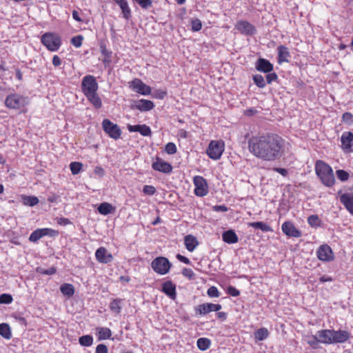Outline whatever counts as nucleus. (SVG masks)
Wrapping results in <instances>:
<instances>
[{
    "mask_svg": "<svg viewBox=\"0 0 353 353\" xmlns=\"http://www.w3.org/2000/svg\"><path fill=\"white\" fill-rule=\"evenodd\" d=\"M28 104V98L17 93L8 95L5 100L6 106L10 109L19 110L26 107Z\"/></svg>",
    "mask_w": 353,
    "mask_h": 353,
    "instance_id": "423d86ee",
    "label": "nucleus"
},
{
    "mask_svg": "<svg viewBox=\"0 0 353 353\" xmlns=\"http://www.w3.org/2000/svg\"><path fill=\"white\" fill-rule=\"evenodd\" d=\"M115 211V207L111 203L103 202L101 203L98 207V212L103 215H108L113 213Z\"/></svg>",
    "mask_w": 353,
    "mask_h": 353,
    "instance_id": "cd10ccee",
    "label": "nucleus"
},
{
    "mask_svg": "<svg viewBox=\"0 0 353 353\" xmlns=\"http://www.w3.org/2000/svg\"><path fill=\"white\" fill-rule=\"evenodd\" d=\"M207 307L208 308L209 312H219L222 306L221 304H215L212 303H206Z\"/></svg>",
    "mask_w": 353,
    "mask_h": 353,
    "instance_id": "864d4df0",
    "label": "nucleus"
},
{
    "mask_svg": "<svg viewBox=\"0 0 353 353\" xmlns=\"http://www.w3.org/2000/svg\"><path fill=\"white\" fill-rule=\"evenodd\" d=\"M171 266V263L164 256H158L151 263L152 270L161 275L166 274L170 271Z\"/></svg>",
    "mask_w": 353,
    "mask_h": 353,
    "instance_id": "0eeeda50",
    "label": "nucleus"
},
{
    "mask_svg": "<svg viewBox=\"0 0 353 353\" xmlns=\"http://www.w3.org/2000/svg\"><path fill=\"white\" fill-rule=\"evenodd\" d=\"M83 37L81 35L74 37L71 39V43L76 48H79L82 45Z\"/></svg>",
    "mask_w": 353,
    "mask_h": 353,
    "instance_id": "8fccbe9b",
    "label": "nucleus"
},
{
    "mask_svg": "<svg viewBox=\"0 0 353 353\" xmlns=\"http://www.w3.org/2000/svg\"><path fill=\"white\" fill-rule=\"evenodd\" d=\"M184 244L185 248L189 252H193L199 245V241L193 235L188 234L184 238Z\"/></svg>",
    "mask_w": 353,
    "mask_h": 353,
    "instance_id": "5701e85b",
    "label": "nucleus"
},
{
    "mask_svg": "<svg viewBox=\"0 0 353 353\" xmlns=\"http://www.w3.org/2000/svg\"><path fill=\"white\" fill-rule=\"evenodd\" d=\"M37 272L41 274H45V275H52L54 274L57 272V269L54 267H51L48 269H43L42 268H37Z\"/></svg>",
    "mask_w": 353,
    "mask_h": 353,
    "instance_id": "49530a36",
    "label": "nucleus"
},
{
    "mask_svg": "<svg viewBox=\"0 0 353 353\" xmlns=\"http://www.w3.org/2000/svg\"><path fill=\"white\" fill-rule=\"evenodd\" d=\"M207 294L210 297L217 298L220 296V292L215 286H211L208 289Z\"/></svg>",
    "mask_w": 353,
    "mask_h": 353,
    "instance_id": "09e8293b",
    "label": "nucleus"
},
{
    "mask_svg": "<svg viewBox=\"0 0 353 353\" xmlns=\"http://www.w3.org/2000/svg\"><path fill=\"white\" fill-rule=\"evenodd\" d=\"M256 68L261 72H270L273 70V65L268 60L261 58L256 62Z\"/></svg>",
    "mask_w": 353,
    "mask_h": 353,
    "instance_id": "4be33fe9",
    "label": "nucleus"
},
{
    "mask_svg": "<svg viewBox=\"0 0 353 353\" xmlns=\"http://www.w3.org/2000/svg\"><path fill=\"white\" fill-rule=\"evenodd\" d=\"M277 79V75L276 73H269L266 75V80L268 83H271L272 81Z\"/></svg>",
    "mask_w": 353,
    "mask_h": 353,
    "instance_id": "0e129e2a",
    "label": "nucleus"
},
{
    "mask_svg": "<svg viewBox=\"0 0 353 353\" xmlns=\"http://www.w3.org/2000/svg\"><path fill=\"white\" fill-rule=\"evenodd\" d=\"M320 343L318 336H312L311 340L307 341V343L312 347H316Z\"/></svg>",
    "mask_w": 353,
    "mask_h": 353,
    "instance_id": "680f3d73",
    "label": "nucleus"
},
{
    "mask_svg": "<svg viewBox=\"0 0 353 353\" xmlns=\"http://www.w3.org/2000/svg\"><path fill=\"white\" fill-rule=\"evenodd\" d=\"M194 311L197 315H206L210 313L206 303L198 305L194 307Z\"/></svg>",
    "mask_w": 353,
    "mask_h": 353,
    "instance_id": "a19ab883",
    "label": "nucleus"
},
{
    "mask_svg": "<svg viewBox=\"0 0 353 353\" xmlns=\"http://www.w3.org/2000/svg\"><path fill=\"white\" fill-rule=\"evenodd\" d=\"M81 88L88 101L92 103L95 108H101L102 101L97 93L99 85L95 77L92 75L85 76L82 79Z\"/></svg>",
    "mask_w": 353,
    "mask_h": 353,
    "instance_id": "f03ea898",
    "label": "nucleus"
},
{
    "mask_svg": "<svg viewBox=\"0 0 353 353\" xmlns=\"http://www.w3.org/2000/svg\"><path fill=\"white\" fill-rule=\"evenodd\" d=\"M95 257L99 263L105 264L110 263L113 260L112 254L108 252L104 247H100L96 250Z\"/></svg>",
    "mask_w": 353,
    "mask_h": 353,
    "instance_id": "2eb2a0df",
    "label": "nucleus"
},
{
    "mask_svg": "<svg viewBox=\"0 0 353 353\" xmlns=\"http://www.w3.org/2000/svg\"><path fill=\"white\" fill-rule=\"evenodd\" d=\"M317 336L319 338V341L324 344H333V330H321L318 331Z\"/></svg>",
    "mask_w": 353,
    "mask_h": 353,
    "instance_id": "f3484780",
    "label": "nucleus"
},
{
    "mask_svg": "<svg viewBox=\"0 0 353 353\" xmlns=\"http://www.w3.org/2000/svg\"><path fill=\"white\" fill-rule=\"evenodd\" d=\"M83 168V164L80 162H72L70 164V169L72 174L75 175L80 172Z\"/></svg>",
    "mask_w": 353,
    "mask_h": 353,
    "instance_id": "37998d69",
    "label": "nucleus"
},
{
    "mask_svg": "<svg viewBox=\"0 0 353 353\" xmlns=\"http://www.w3.org/2000/svg\"><path fill=\"white\" fill-rule=\"evenodd\" d=\"M342 120L347 123H353V115L350 112H345L342 116Z\"/></svg>",
    "mask_w": 353,
    "mask_h": 353,
    "instance_id": "13d9d810",
    "label": "nucleus"
},
{
    "mask_svg": "<svg viewBox=\"0 0 353 353\" xmlns=\"http://www.w3.org/2000/svg\"><path fill=\"white\" fill-rule=\"evenodd\" d=\"M317 258L324 262L332 261L334 254L332 248L327 244L321 245L316 251Z\"/></svg>",
    "mask_w": 353,
    "mask_h": 353,
    "instance_id": "9d476101",
    "label": "nucleus"
},
{
    "mask_svg": "<svg viewBox=\"0 0 353 353\" xmlns=\"http://www.w3.org/2000/svg\"><path fill=\"white\" fill-rule=\"evenodd\" d=\"M154 107V103L147 99H140L134 103V108L142 112L151 110Z\"/></svg>",
    "mask_w": 353,
    "mask_h": 353,
    "instance_id": "412c9836",
    "label": "nucleus"
},
{
    "mask_svg": "<svg viewBox=\"0 0 353 353\" xmlns=\"http://www.w3.org/2000/svg\"><path fill=\"white\" fill-rule=\"evenodd\" d=\"M128 130L130 132H151L150 128L146 125H128Z\"/></svg>",
    "mask_w": 353,
    "mask_h": 353,
    "instance_id": "473e14b6",
    "label": "nucleus"
},
{
    "mask_svg": "<svg viewBox=\"0 0 353 353\" xmlns=\"http://www.w3.org/2000/svg\"><path fill=\"white\" fill-rule=\"evenodd\" d=\"M316 175L322 183L327 187H332L335 183V177L330 165L323 161L318 160L315 164Z\"/></svg>",
    "mask_w": 353,
    "mask_h": 353,
    "instance_id": "7ed1b4c3",
    "label": "nucleus"
},
{
    "mask_svg": "<svg viewBox=\"0 0 353 353\" xmlns=\"http://www.w3.org/2000/svg\"><path fill=\"white\" fill-rule=\"evenodd\" d=\"M96 330L99 341L110 339L112 336V331L108 327H98Z\"/></svg>",
    "mask_w": 353,
    "mask_h": 353,
    "instance_id": "bb28decb",
    "label": "nucleus"
},
{
    "mask_svg": "<svg viewBox=\"0 0 353 353\" xmlns=\"http://www.w3.org/2000/svg\"><path fill=\"white\" fill-rule=\"evenodd\" d=\"M138 3L143 8H147L152 5L151 0H138Z\"/></svg>",
    "mask_w": 353,
    "mask_h": 353,
    "instance_id": "e2e57ef3",
    "label": "nucleus"
},
{
    "mask_svg": "<svg viewBox=\"0 0 353 353\" xmlns=\"http://www.w3.org/2000/svg\"><path fill=\"white\" fill-rule=\"evenodd\" d=\"M222 239L224 242L229 244L236 243L239 241L237 235L232 230L224 232L222 234Z\"/></svg>",
    "mask_w": 353,
    "mask_h": 353,
    "instance_id": "b1692460",
    "label": "nucleus"
},
{
    "mask_svg": "<svg viewBox=\"0 0 353 353\" xmlns=\"http://www.w3.org/2000/svg\"><path fill=\"white\" fill-rule=\"evenodd\" d=\"M202 28L201 20L196 19L191 21V29L194 32L199 31Z\"/></svg>",
    "mask_w": 353,
    "mask_h": 353,
    "instance_id": "de8ad7c7",
    "label": "nucleus"
},
{
    "mask_svg": "<svg viewBox=\"0 0 353 353\" xmlns=\"http://www.w3.org/2000/svg\"><path fill=\"white\" fill-rule=\"evenodd\" d=\"M248 225L256 229H260L263 232H272V228L263 221L249 223Z\"/></svg>",
    "mask_w": 353,
    "mask_h": 353,
    "instance_id": "7c9ffc66",
    "label": "nucleus"
},
{
    "mask_svg": "<svg viewBox=\"0 0 353 353\" xmlns=\"http://www.w3.org/2000/svg\"><path fill=\"white\" fill-rule=\"evenodd\" d=\"M122 10L123 17L128 19L130 16V9L126 0H114Z\"/></svg>",
    "mask_w": 353,
    "mask_h": 353,
    "instance_id": "c756f323",
    "label": "nucleus"
},
{
    "mask_svg": "<svg viewBox=\"0 0 353 353\" xmlns=\"http://www.w3.org/2000/svg\"><path fill=\"white\" fill-rule=\"evenodd\" d=\"M198 348L201 351L208 350L211 345V341L208 338H199L196 341Z\"/></svg>",
    "mask_w": 353,
    "mask_h": 353,
    "instance_id": "e433bc0d",
    "label": "nucleus"
},
{
    "mask_svg": "<svg viewBox=\"0 0 353 353\" xmlns=\"http://www.w3.org/2000/svg\"><path fill=\"white\" fill-rule=\"evenodd\" d=\"M152 168L154 170L159 171L164 174L171 173L173 170L172 165L170 163L165 161L159 157H156L154 161L152 162Z\"/></svg>",
    "mask_w": 353,
    "mask_h": 353,
    "instance_id": "9b49d317",
    "label": "nucleus"
},
{
    "mask_svg": "<svg viewBox=\"0 0 353 353\" xmlns=\"http://www.w3.org/2000/svg\"><path fill=\"white\" fill-rule=\"evenodd\" d=\"M334 343H343L350 338V333L345 330H333Z\"/></svg>",
    "mask_w": 353,
    "mask_h": 353,
    "instance_id": "6ab92c4d",
    "label": "nucleus"
},
{
    "mask_svg": "<svg viewBox=\"0 0 353 353\" xmlns=\"http://www.w3.org/2000/svg\"><path fill=\"white\" fill-rule=\"evenodd\" d=\"M269 336V332L267 328L261 327L254 332V338L256 341H263Z\"/></svg>",
    "mask_w": 353,
    "mask_h": 353,
    "instance_id": "72a5a7b5",
    "label": "nucleus"
},
{
    "mask_svg": "<svg viewBox=\"0 0 353 353\" xmlns=\"http://www.w3.org/2000/svg\"><path fill=\"white\" fill-rule=\"evenodd\" d=\"M281 229L283 232L290 237L299 238L302 235L301 232L291 221H285L281 225Z\"/></svg>",
    "mask_w": 353,
    "mask_h": 353,
    "instance_id": "ddd939ff",
    "label": "nucleus"
},
{
    "mask_svg": "<svg viewBox=\"0 0 353 353\" xmlns=\"http://www.w3.org/2000/svg\"><path fill=\"white\" fill-rule=\"evenodd\" d=\"M162 292L170 299L175 300L176 298V285L171 281H167L162 284Z\"/></svg>",
    "mask_w": 353,
    "mask_h": 353,
    "instance_id": "a211bd4d",
    "label": "nucleus"
},
{
    "mask_svg": "<svg viewBox=\"0 0 353 353\" xmlns=\"http://www.w3.org/2000/svg\"><path fill=\"white\" fill-rule=\"evenodd\" d=\"M182 274L183 276H184L185 277L189 279H192L194 278V273L193 272V270L190 268H185L182 270Z\"/></svg>",
    "mask_w": 353,
    "mask_h": 353,
    "instance_id": "5fc2aeb1",
    "label": "nucleus"
},
{
    "mask_svg": "<svg viewBox=\"0 0 353 353\" xmlns=\"http://www.w3.org/2000/svg\"><path fill=\"white\" fill-rule=\"evenodd\" d=\"M278 50V62L281 63L283 62H288V57H290V52L288 48L284 46H279L277 48Z\"/></svg>",
    "mask_w": 353,
    "mask_h": 353,
    "instance_id": "393cba45",
    "label": "nucleus"
},
{
    "mask_svg": "<svg viewBox=\"0 0 353 353\" xmlns=\"http://www.w3.org/2000/svg\"><path fill=\"white\" fill-rule=\"evenodd\" d=\"M176 259L180 261L181 262L185 263V264H190V261L188 258L180 254H178L176 255Z\"/></svg>",
    "mask_w": 353,
    "mask_h": 353,
    "instance_id": "338daca9",
    "label": "nucleus"
},
{
    "mask_svg": "<svg viewBox=\"0 0 353 353\" xmlns=\"http://www.w3.org/2000/svg\"><path fill=\"white\" fill-rule=\"evenodd\" d=\"M235 28L242 34L252 36L256 33V28L247 21L240 20L235 24Z\"/></svg>",
    "mask_w": 353,
    "mask_h": 353,
    "instance_id": "f8f14e48",
    "label": "nucleus"
},
{
    "mask_svg": "<svg viewBox=\"0 0 353 353\" xmlns=\"http://www.w3.org/2000/svg\"><path fill=\"white\" fill-rule=\"evenodd\" d=\"M224 148L225 143L223 141H211L207 149V154L212 159H219L224 151Z\"/></svg>",
    "mask_w": 353,
    "mask_h": 353,
    "instance_id": "6e6552de",
    "label": "nucleus"
},
{
    "mask_svg": "<svg viewBox=\"0 0 353 353\" xmlns=\"http://www.w3.org/2000/svg\"><path fill=\"white\" fill-rule=\"evenodd\" d=\"M12 301V297L8 294H2L0 296V303L9 304Z\"/></svg>",
    "mask_w": 353,
    "mask_h": 353,
    "instance_id": "6e6d98bb",
    "label": "nucleus"
},
{
    "mask_svg": "<svg viewBox=\"0 0 353 353\" xmlns=\"http://www.w3.org/2000/svg\"><path fill=\"white\" fill-rule=\"evenodd\" d=\"M102 125L105 132H121L119 127L108 119L103 121Z\"/></svg>",
    "mask_w": 353,
    "mask_h": 353,
    "instance_id": "a878e982",
    "label": "nucleus"
},
{
    "mask_svg": "<svg viewBox=\"0 0 353 353\" xmlns=\"http://www.w3.org/2000/svg\"><path fill=\"white\" fill-rule=\"evenodd\" d=\"M43 237L45 236H48L50 237H57L59 235V230H54L52 228H41Z\"/></svg>",
    "mask_w": 353,
    "mask_h": 353,
    "instance_id": "79ce46f5",
    "label": "nucleus"
},
{
    "mask_svg": "<svg viewBox=\"0 0 353 353\" xmlns=\"http://www.w3.org/2000/svg\"><path fill=\"white\" fill-rule=\"evenodd\" d=\"M23 203L28 206H34L39 203V199L35 196H22Z\"/></svg>",
    "mask_w": 353,
    "mask_h": 353,
    "instance_id": "c9c22d12",
    "label": "nucleus"
},
{
    "mask_svg": "<svg viewBox=\"0 0 353 353\" xmlns=\"http://www.w3.org/2000/svg\"><path fill=\"white\" fill-rule=\"evenodd\" d=\"M307 223L313 228L321 226V221L316 214H312L307 217Z\"/></svg>",
    "mask_w": 353,
    "mask_h": 353,
    "instance_id": "58836bf2",
    "label": "nucleus"
},
{
    "mask_svg": "<svg viewBox=\"0 0 353 353\" xmlns=\"http://www.w3.org/2000/svg\"><path fill=\"white\" fill-rule=\"evenodd\" d=\"M265 135L257 134H246L245 141L249 152L255 157L261 159Z\"/></svg>",
    "mask_w": 353,
    "mask_h": 353,
    "instance_id": "20e7f679",
    "label": "nucleus"
},
{
    "mask_svg": "<svg viewBox=\"0 0 353 353\" xmlns=\"http://www.w3.org/2000/svg\"><path fill=\"white\" fill-rule=\"evenodd\" d=\"M213 210L215 212H227L228 208L225 205H214Z\"/></svg>",
    "mask_w": 353,
    "mask_h": 353,
    "instance_id": "69168bd1",
    "label": "nucleus"
},
{
    "mask_svg": "<svg viewBox=\"0 0 353 353\" xmlns=\"http://www.w3.org/2000/svg\"><path fill=\"white\" fill-rule=\"evenodd\" d=\"M0 335L6 339H11L12 333L8 324L4 323L0 324Z\"/></svg>",
    "mask_w": 353,
    "mask_h": 353,
    "instance_id": "f704fd0d",
    "label": "nucleus"
},
{
    "mask_svg": "<svg viewBox=\"0 0 353 353\" xmlns=\"http://www.w3.org/2000/svg\"><path fill=\"white\" fill-rule=\"evenodd\" d=\"M42 237L43 234L41 228L37 229L30 234L29 236V241L33 243H36Z\"/></svg>",
    "mask_w": 353,
    "mask_h": 353,
    "instance_id": "ea45409f",
    "label": "nucleus"
},
{
    "mask_svg": "<svg viewBox=\"0 0 353 353\" xmlns=\"http://www.w3.org/2000/svg\"><path fill=\"white\" fill-rule=\"evenodd\" d=\"M341 141V148L345 152H353V134H343Z\"/></svg>",
    "mask_w": 353,
    "mask_h": 353,
    "instance_id": "dca6fc26",
    "label": "nucleus"
},
{
    "mask_svg": "<svg viewBox=\"0 0 353 353\" xmlns=\"http://www.w3.org/2000/svg\"><path fill=\"white\" fill-rule=\"evenodd\" d=\"M130 88L142 95H149L151 93V88L139 79H134L130 82Z\"/></svg>",
    "mask_w": 353,
    "mask_h": 353,
    "instance_id": "4468645a",
    "label": "nucleus"
},
{
    "mask_svg": "<svg viewBox=\"0 0 353 353\" xmlns=\"http://www.w3.org/2000/svg\"><path fill=\"white\" fill-rule=\"evenodd\" d=\"M122 299H114L110 303L109 307L112 312L116 314H119L121 311Z\"/></svg>",
    "mask_w": 353,
    "mask_h": 353,
    "instance_id": "c85d7f7f",
    "label": "nucleus"
},
{
    "mask_svg": "<svg viewBox=\"0 0 353 353\" xmlns=\"http://www.w3.org/2000/svg\"><path fill=\"white\" fill-rule=\"evenodd\" d=\"M193 184L194 185V194L199 197H203L208 194V185L206 179L201 176H195L193 178Z\"/></svg>",
    "mask_w": 353,
    "mask_h": 353,
    "instance_id": "1a4fd4ad",
    "label": "nucleus"
},
{
    "mask_svg": "<svg viewBox=\"0 0 353 353\" xmlns=\"http://www.w3.org/2000/svg\"><path fill=\"white\" fill-rule=\"evenodd\" d=\"M340 201L348 212L353 215V195L349 193H343L340 196Z\"/></svg>",
    "mask_w": 353,
    "mask_h": 353,
    "instance_id": "aec40b11",
    "label": "nucleus"
},
{
    "mask_svg": "<svg viewBox=\"0 0 353 353\" xmlns=\"http://www.w3.org/2000/svg\"><path fill=\"white\" fill-rule=\"evenodd\" d=\"M273 170L279 173L280 174H281L283 176H287L288 173V170L285 168H274Z\"/></svg>",
    "mask_w": 353,
    "mask_h": 353,
    "instance_id": "774afa93",
    "label": "nucleus"
},
{
    "mask_svg": "<svg viewBox=\"0 0 353 353\" xmlns=\"http://www.w3.org/2000/svg\"><path fill=\"white\" fill-rule=\"evenodd\" d=\"M253 80L255 84L261 88L265 86V81L263 77L261 74H256L253 76Z\"/></svg>",
    "mask_w": 353,
    "mask_h": 353,
    "instance_id": "c03bdc74",
    "label": "nucleus"
},
{
    "mask_svg": "<svg viewBox=\"0 0 353 353\" xmlns=\"http://www.w3.org/2000/svg\"><path fill=\"white\" fill-rule=\"evenodd\" d=\"M41 41L51 52L57 51L61 45L59 35L53 32H46L41 37Z\"/></svg>",
    "mask_w": 353,
    "mask_h": 353,
    "instance_id": "39448f33",
    "label": "nucleus"
},
{
    "mask_svg": "<svg viewBox=\"0 0 353 353\" xmlns=\"http://www.w3.org/2000/svg\"><path fill=\"white\" fill-rule=\"evenodd\" d=\"M60 291L63 295L70 297L74 294V288L70 283H63L60 287Z\"/></svg>",
    "mask_w": 353,
    "mask_h": 353,
    "instance_id": "2f4dec72",
    "label": "nucleus"
},
{
    "mask_svg": "<svg viewBox=\"0 0 353 353\" xmlns=\"http://www.w3.org/2000/svg\"><path fill=\"white\" fill-rule=\"evenodd\" d=\"M336 174L337 178L343 182L347 181L350 177L349 173L343 170H336Z\"/></svg>",
    "mask_w": 353,
    "mask_h": 353,
    "instance_id": "a18cd8bd",
    "label": "nucleus"
},
{
    "mask_svg": "<svg viewBox=\"0 0 353 353\" xmlns=\"http://www.w3.org/2000/svg\"><path fill=\"white\" fill-rule=\"evenodd\" d=\"M108 347L104 344H99L96 347V353H108Z\"/></svg>",
    "mask_w": 353,
    "mask_h": 353,
    "instance_id": "052dcab7",
    "label": "nucleus"
},
{
    "mask_svg": "<svg viewBox=\"0 0 353 353\" xmlns=\"http://www.w3.org/2000/svg\"><path fill=\"white\" fill-rule=\"evenodd\" d=\"M227 293L232 296H238L240 295V291L231 285L228 287Z\"/></svg>",
    "mask_w": 353,
    "mask_h": 353,
    "instance_id": "4d7b16f0",
    "label": "nucleus"
},
{
    "mask_svg": "<svg viewBox=\"0 0 353 353\" xmlns=\"http://www.w3.org/2000/svg\"><path fill=\"white\" fill-rule=\"evenodd\" d=\"M265 135V140L261 155V159L265 161H274L279 159L285 151H288L290 143L283 139L279 134H257Z\"/></svg>",
    "mask_w": 353,
    "mask_h": 353,
    "instance_id": "f257e3e1",
    "label": "nucleus"
},
{
    "mask_svg": "<svg viewBox=\"0 0 353 353\" xmlns=\"http://www.w3.org/2000/svg\"><path fill=\"white\" fill-rule=\"evenodd\" d=\"M79 343L81 346L90 347L93 343V337L91 335H83L79 339Z\"/></svg>",
    "mask_w": 353,
    "mask_h": 353,
    "instance_id": "4c0bfd02",
    "label": "nucleus"
},
{
    "mask_svg": "<svg viewBox=\"0 0 353 353\" xmlns=\"http://www.w3.org/2000/svg\"><path fill=\"white\" fill-rule=\"evenodd\" d=\"M57 223L60 225H68L72 224L71 221L69 219L65 217L57 218Z\"/></svg>",
    "mask_w": 353,
    "mask_h": 353,
    "instance_id": "bf43d9fd",
    "label": "nucleus"
},
{
    "mask_svg": "<svg viewBox=\"0 0 353 353\" xmlns=\"http://www.w3.org/2000/svg\"><path fill=\"white\" fill-rule=\"evenodd\" d=\"M143 192L147 195H154L156 192V188L152 185H145L143 186Z\"/></svg>",
    "mask_w": 353,
    "mask_h": 353,
    "instance_id": "603ef678",
    "label": "nucleus"
},
{
    "mask_svg": "<svg viewBox=\"0 0 353 353\" xmlns=\"http://www.w3.org/2000/svg\"><path fill=\"white\" fill-rule=\"evenodd\" d=\"M165 152L169 154H174L176 152V146L173 143H168L165 147Z\"/></svg>",
    "mask_w": 353,
    "mask_h": 353,
    "instance_id": "3c124183",
    "label": "nucleus"
}]
</instances>
